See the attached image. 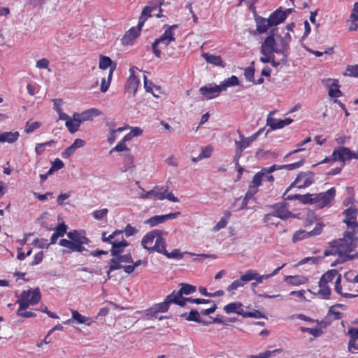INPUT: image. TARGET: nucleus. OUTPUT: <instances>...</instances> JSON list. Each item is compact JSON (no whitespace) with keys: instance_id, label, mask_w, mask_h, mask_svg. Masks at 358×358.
<instances>
[{"instance_id":"obj_26","label":"nucleus","mask_w":358,"mask_h":358,"mask_svg":"<svg viewBox=\"0 0 358 358\" xmlns=\"http://www.w3.org/2000/svg\"><path fill=\"white\" fill-rule=\"evenodd\" d=\"M138 85L139 80L137 77L129 78L125 85V89L127 92L134 95L137 91Z\"/></svg>"},{"instance_id":"obj_64","label":"nucleus","mask_w":358,"mask_h":358,"mask_svg":"<svg viewBox=\"0 0 358 358\" xmlns=\"http://www.w3.org/2000/svg\"><path fill=\"white\" fill-rule=\"evenodd\" d=\"M157 312L155 310V307L152 306L151 308H150L145 310V317L147 320L157 318Z\"/></svg>"},{"instance_id":"obj_1","label":"nucleus","mask_w":358,"mask_h":358,"mask_svg":"<svg viewBox=\"0 0 358 358\" xmlns=\"http://www.w3.org/2000/svg\"><path fill=\"white\" fill-rule=\"evenodd\" d=\"M329 246L341 253L350 255L358 246V237L355 236V231H345L343 238L331 241Z\"/></svg>"},{"instance_id":"obj_4","label":"nucleus","mask_w":358,"mask_h":358,"mask_svg":"<svg viewBox=\"0 0 358 358\" xmlns=\"http://www.w3.org/2000/svg\"><path fill=\"white\" fill-rule=\"evenodd\" d=\"M277 31L278 29H271L269 35L264 39L261 45V54L274 55V53L282 55L285 52H288L282 46L276 47L275 36H277Z\"/></svg>"},{"instance_id":"obj_6","label":"nucleus","mask_w":358,"mask_h":358,"mask_svg":"<svg viewBox=\"0 0 358 358\" xmlns=\"http://www.w3.org/2000/svg\"><path fill=\"white\" fill-rule=\"evenodd\" d=\"M335 196V187H331L325 192L315 194V205L317 208H323L330 204Z\"/></svg>"},{"instance_id":"obj_29","label":"nucleus","mask_w":358,"mask_h":358,"mask_svg":"<svg viewBox=\"0 0 358 358\" xmlns=\"http://www.w3.org/2000/svg\"><path fill=\"white\" fill-rule=\"evenodd\" d=\"M239 85V81L236 76H231L230 78L224 80L221 84L222 91H225L227 87Z\"/></svg>"},{"instance_id":"obj_5","label":"nucleus","mask_w":358,"mask_h":358,"mask_svg":"<svg viewBox=\"0 0 358 358\" xmlns=\"http://www.w3.org/2000/svg\"><path fill=\"white\" fill-rule=\"evenodd\" d=\"M83 234H85L84 230H73L68 232L66 235L69 239H61L59 242V245L67 249L64 250L62 252L69 254L75 252L76 249H80L78 244L79 243Z\"/></svg>"},{"instance_id":"obj_3","label":"nucleus","mask_w":358,"mask_h":358,"mask_svg":"<svg viewBox=\"0 0 358 358\" xmlns=\"http://www.w3.org/2000/svg\"><path fill=\"white\" fill-rule=\"evenodd\" d=\"M41 299V294L39 288L34 289L24 290L21 293L20 299H17L16 303L19 304V308L16 313H22L26 310L29 306L37 304Z\"/></svg>"},{"instance_id":"obj_47","label":"nucleus","mask_w":358,"mask_h":358,"mask_svg":"<svg viewBox=\"0 0 358 358\" xmlns=\"http://www.w3.org/2000/svg\"><path fill=\"white\" fill-rule=\"evenodd\" d=\"M121 261L118 257H114L109 262L110 271H115L123 268V265L120 264Z\"/></svg>"},{"instance_id":"obj_48","label":"nucleus","mask_w":358,"mask_h":358,"mask_svg":"<svg viewBox=\"0 0 358 358\" xmlns=\"http://www.w3.org/2000/svg\"><path fill=\"white\" fill-rule=\"evenodd\" d=\"M263 177L261 176L260 173H256L252 178V183L249 185L248 188H252L258 192V187L261 185V181Z\"/></svg>"},{"instance_id":"obj_52","label":"nucleus","mask_w":358,"mask_h":358,"mask_svg":"<svg viewBox=\"0 0 358 358\" xmlns=\"http://www.w3.org/2000/svg\"><path fill=\"white\" fill-rule=\"evenodd\" d=\"M122 233V230H116L113 234L109 235L108 237L106 236V232H103L101 235V240L103 242H108L111 243V242H113L114 241H112L115 236L120 234Z\"/></svg>"},{"instance_id":"obj_33","label":"nucleus","mask_w":358,"mask_h":358,"mask_svg":"<svg viewBox=\"0 0 358 358\" xmlns=\"http://www.w3.org/2000/svg\"><path fill=\"white\" fill-rule=\"evenodd\" d=\"M341 275L336 269L329 270L326 272L320 278V281L322 282L328 283L334 280V278L337 275Z\"/></svg>"},{"instance_id":"obj_40","label":"nucleus","mask_w":358,"mask_h":358,"mask_svg":"<svg viewBox=\"0 0 358 358\" xmlns=\"http://www.w3.org/2000/svg\"><path fill=\"white\" fill-rule=\"evenodd\" d=\"M343 75L345 76L358 77V64L348 65Z\"/></svg>"},{"instance_id":"obj_18","label":"nucleus","mask_w":358,"mask_h":358,"mask_svg":"<svg viewBox=\"0 0 358 358\" xmlns=\"http://www.w3.org/2000/svg\"><path fill=\"white\" fill-rule=\"evenodd\" d=\"M268 20L270 22L268 24L273 27L283 22L286 20V15L282 10L277 9L270 15Z\"/></svg>"},{"instance_id":"obj_28","label":"nucleus","mask_w":358,"mask_h":358,"mask_svg":"<svg viewBox=\"0 0 358 358\" xmlns=\"http://www.w3.org/2000/svg\"><path fill=\"white\" fill-rule=\"evenodd\" d=\"M285 281L292 285H300L306 282V278L303 276H293V275H287L285 277Z\"/></svg>"},{"instance_id":"obj_15","label":"nucleus","mask_w":358,"mask_h":358,"mask_svg":"<svg viewBox=\"0 0 358 358\" xmlns=\"http://www.w3.org/2000/svg\"><path fill=\"white\" fill-rule=\"evenodd\" d=\"M176 299L173 294H171L168 295L164 301L162 303H156L153 306L157 310V313H166L168 311L170 305L171 303H175Z\"/></svg>"},{"instance_id":"obj_55","label":"nucleus","mask_w":358,"mask_h":358,"mask_svg":"<svg viewBox=\"0 0 358 358\" xmlns=\"http://www.w3.org/2000/svg\"><path fill=\"white\" fill-rule=\"evenodd\" d=\"M307 233L308 232H306L305 230H299V231H296L292 236L293 243H296V242L301 241L305 238H308L306 236Z\"/></svg>"},{"instance_id":"obj_24","label":"nucleus","mask_w":358,"mask_h":358,"mask_svg":"<svg viewBox=\"0 0 358 358\" xmlns=\"http://www.w3.org/2000/svg\"><path fill=\"white\" fill-rule=\"evenodd\" d=\"M202 57L205 59L206 62L209 64H212L215 66H220L222 67H224L225 66L221 57L219 55H213L208 52H205L202 54Z\"/></svg>"},{"instance_id":"obj_14","label":"nucleus","mask_w":358,"mask_h":358,"mask_svg":"<svg viewBox=\"0 0 358 358\" xmlns=\"http://www.w3.org/2000/svg\"><path fill=\"white\" fill-rule=\"evenodd\" d=\"M180 286V289L179 290H174L171 293L173 294L176 298H180L185 295H189L196 290V287L187 283H180L179 285Z\"/></svg>"},{"instance_id":"obj_27","label":"nucleus","mask_w":358,"mask_h":358,"mask_svg":"<svg viewBox=\"0 0 358 358\" xmlns=\"http://www.w3.org/2000/svg\"><path fill=\"white\" fill-rule=\"evenodd\" d=\"M300 173H303L306 176H303V178L301 180V182H303L302 183L300 182V184L298 185V188H299V189L305 188V187L310 186L312 183H313L314 173L313 172H311V171L301 172Z\"/></svg>"},{"instance_id":"obj_59","label":"nucleus","mask_w":358,"mask_h":358,"mask_svg":"<svg viewBox=\"0 0 358 358\" xmlns=\"http://www.w3.org/2000/svg\"><path fill=\"white\" fill-rule=\"evenodd\" d=\"M169 187L164 186V190L162 191V194L164 196V199H167L168 200L173 201V202H178L179 200L177 197H176L172 192H168Z\"/></svg>"},{"instance_id":"obj_49","label":"nucleus","mask_w":358,"mask_h":358,"mask_svg":"<svg viewBox=\"0 0 358 358\" xmlns=\"http://www.w3.org/2000/svg\"><path fill=\"white\" fill-rule=\"evenodd\" d=\"M241 316L244 318L253 317V318H265V315L262 313L259 310H255L252 312H244L241 313Z\"/></svg>"},{"instance_id":"obj_58","label":"nucleus","mask_w":358,"mask_h":358,"mask_svg":"<svg viewBox=\"0 0 358 358\" xmlns=\"http://www.w3.org/2000/svg\"><path fill=\"white\" fill-rule=\"evenodd\" d=\"M324 225L321 223H317L315 228L306 234L307 237L317 236L321 234Z\"/></svg>"},{"instance_id":"obj_41","label":"nucleus","mask_w":358,"mask_h":358,"mask_svg":"<svg viewBox=\"0 0 358 358\" xmlns=\"http://www.w3.org/2000/svg\"><path fill=\"white\" fill-rule=\"evenodd\" d=\"M112 248L110 249L111 255L113 257L115 256H120V254H122L124 251L123 247L120 245V243L117 241H114L113 242H111Z\"/></svg>"},{"instance_id":"obj_42","label":"nucleus","mask_w":358,"mask_h":358,"mask_svg":"<svg viewBox=\"0 0 358 358\" xmlns=\"http://www.w3.org/2000/svg\"><path fill=\"white\" fill-rule=\"evenodd\" d=\"M91 243V241L85 236V234H83L79 243L78 244L80 249H76L75 252H82L84 251L89 252V250L84 247V245H88Z\"/></svg>"},{"instance_id":"obj_39","label":"nucleus","mask_w":358,"mask_h":358,"mask_svg":"<svg viewBox=\"0 0 358 358\" xmlns=\"http://www.w3.org/2000/svg\"><path fill=\"white\" fill-rule=\"evenodd\" d=\"M341 151H343V160H350L352 159H358V154L351 151L348 148L341 147Z\"/></svg>"},{"instance_id":"obj_50","label":"nucleus","mask_w":358,"mask_h":358,"mask_svg":"<svg viewBox=\"0 0 358 358\" xmlns=\"http://www.w3.org/2000/svg\"><path fill=\"white\" fill-rule=\"evenodd\" d=\"M41 124L39 122H30L28 121L26 123L24 131L27 134L31 133L38 129L41 127Z\"/></svg>"},{"instance_id":"obj_11","label":"nucleus","mask_w":358,"mask_h":358,"mask_svg":"<svg viewBox=\"0 0 358 358\" xmlns=\"http://www.w3.org/2000/svg\"><path fill=\"white\" fill-rule=\"evenodd\" d=\"M222 91L220 85L211 86L205 85L199 89L200 93L206 99H212L217 97L220 92Z\"/></svg>"},{"instance_id":"obj_32","label":"nucleus","mask_w":358,"mask_h":358,"mask_svg":"<svg viewBox=\"0 0 358 358\" xmlns=\"http://www.w3.org/2000/svg\"><path fill=\"white\" fill-rule=\"evenodd\" d=\"M72 313V319L76 320L79 324H87V325L90 324V322H88L90 320V318L87 317L80 315L77 310H71Z\"/></svg>"},{"instance_id":"obj_19","label":"nucleus","mask_w":358,"mask_h":358,"mask_svg":"<svg viewBox=\"0 0 358 358\" xmlns=\"http://www.w3.org/2000/svg\"><path fill=\"white\" fill-rule=\"evenodd\" d=\"M141 27L139 28L138 26L137 29L132 27L126 34L122 38V43L124 45H129L132 43V41L136 38L140 33Z\"/></svg>"},{"instance_id":"obj_12","label":"nucleus","mask_w":358,"mask_h":358,"mask_svg":"<svg viewBox=\"0 0 358 358\" xmlns=\"http://www.w3.org/2000/svg\"><path fill=\"white\" fill-rule=\"evenodd\" d=\"M252 273H245L244 275H242L241 278L238 280H234L231 285H229L227 290L228 292H231L237 289L238 287L244 286V285L252 280V278H255L254 275H252Z\"/></svg>"},{"instance_id":"obj_34","label":"nucleus","mask_w":358,"mask_h":358,"mask_svg":"<svg viewBox=\"0 0 358 358\" xmlns=\"http://www.w3.org/2000/svg\"><path fill=\"white\" fill-rule=\"evenodd\" d=\"M151 9L147 6L143 9L141 15L138 19V26L142 27L149 17H151Z\"/></svg>"},{"instance_id":"obj_16","label":"nucleus","mask_w":358,"mask_h":358,"mask_svg":"<svg viewBox=\"0 0 358 358\" xmlns=\"http://www.w3.org/2000/svg\"><path fill=\"white\" fill-rule=\"evenodd\" d=\"M85 145V141L80 138H77L74 141L73 144L66 148L62 153V157L64 159H68L71 156L78 148H82Z\"/></svg>"},{"instance_id":"obj_63","label":"nucleus","mask_w":358,"mask_h":358,"mask_svg":"<svg viewBox=\"0 0 358 358\" xmlns=\"http://www.w3.org/2000/svg\"><path fill=\"white\" fill-rule=\"evenodd\" d=\"M213 151V148L211 147H206L204 149L202 150L201 153L199 155L197 158H192V160L194 162H196L197 159H202V158H207L209 157L211 155V152Z\"/></svg>"},{"instance_id":"obj_9","label":"nucleus","mask_w":358,"mask_h":358,"mask_svg":"<svg viewBox=\"0 0 358 358\" xmlns=\"http://www.w3.org/2000/svg\"><path fill=\"white\" fill-rule=\"evenodd\" d=\"M271 113L269 114L266 120V124L270 127V129L266 131V136L270 132V131L283 128L285 126L289 125L293 122V120L289 117L285 120H277L271 117Z\"/></svg>"},{"instance_id":"obj_2","label":"nucleus","mask_w":358,"mask_h":358,"mask_svg":"<svg viewBox=\"0 0 358 358\" xmlns=\"http://www.w3.org/2000/svg\"><path fill=\"white\" fill-rule=\"evenodd\" d=\"M164 234H166L162 230L155 229L147 233L141 241V245L150 253L159 252L163 245H166V241L162 237Z\"/></svg>"},{"instance_id":"obj_37","label":"nucleus","mask_w":358,"mask_h":358,"mask_svg":"<svg viewBox=\"0 0 358 358\" xmlns=\"http://www.w3.org/2000/svg\"><path fill=\"white\" fill-rule=\"evenodd\" d=\"M338 81L335 80L329 87V95L331 97H338L342 95L341 91L338 89Z\"/></svg>"},{"instance_id":"obj_44","label":"nucleus","mask_w":358,"mask_h":358,"mask_svg":"<svg viewBox=\"0 0 358 358\" xmlns=\"http://www.w3.org/2000/svg\"><path fill=\"white\" fill-rule=\"evenodd\" d=\"M143 80H144V87H145L146 92H152V94H153L154 96L159 97V95L155 94L152 90V87H155L157 91H159L160 90L159 87L154 85L152 82L148 81L146 76H144Z\"/></svg>"},{"instance_id":"obj_17","label":"nucleus","mask_w":358,"mask_h":358,"mask_svg":"<svg viewBox=\"0 0 358 358\" xmlns=\"http://www.w3.org/2000/svg\"><path fill=\"white\" fill-rule=\"evenodd\" d=\"M255 22L257 24V29L254 31V34H264L266 33L269 27H271L272 25H268L270 22L268 18L266 19L261 16H257L255 17Z\"/></svg>"},{"instance_id":"obj_20","label":"nucleus","mask_w":358,"mask_h":358,"mask_svg":"<svg viewBox=\"0 0 358 358\" xmlns=\"http://www.w3.org/2000/svg\"><path fill=\"white\" fill-rule=\"evenodd\" d=\"M243 306L241 302L236 301L228 303L223 309L227 314L236 313L237 315H241V313H244L245 312L243 309Z\"/></svg>"},{"instance_id":"obj_62","label":"nucleus","mask_w":358,"mask_h":358,"mask_svg":"<svg viewBox=\"0 0 358 358\" xmlns=\"http://www.w3.org/2000/svg\"><path fill=\"white\" fill-rule=\"evenodd\" d=\"M175 299H176L175 304L178 305L181 307H184L186 305L187 302L193 303L192 300H194V299L192 297H184V296H181L180 298L175 297Z\"/></svg>"},{"instance_id":"obj_10","label":"nucleus","mask_w":358,"mask_h":358,"mask_svg":"<svg viewBox=\"0 0 358 358\" xmlns=\"http://www.w3.org/2000/svg\"><path fill=\"white\" fill-rule=\"evenodd\" d=\"M179 215H180V212H175L171 213L166 215H155L148 220H146L144 223L149 224L151 227H155L160 223H164L169 219L176 218Z\"/></svg>"},{"instance_id":"obj_8","label":"nucleus","mask_w":358,"mask_h":358,"mask_svg":"<svg viewBox=\"0 0 358 358\" xmlns=\"http://www.w3.org/2000/svg\"><path fill=\"white\" fill-rule=\"evenodd\" d=\"M357 208L355 206H351L343 212V215H345L343 222L348 227L352 228V230H355V229L358 227L357 222Z\"/></svg>"},{"instance_id":"obj_46","label":"nucleus","mask_w":358,"mask_h":358,"mask_svg":"<svg viewBox=\"0 0 358 358\" xmlns=\"http://www.w3.org/2000/svg\"><path fill=\"white\" fill-rule=\"evenodd\" d=\"M336 255H338V257L337 258V259L336 261H334L333 263H331V266L334 267V266H337L339 264H343L348 261H350V259H348L349 255H346L343 253H341L340 252L336 251Z\"/></svg>"},{"instance_id":"obj_23","label":"nucleus","mask_w":358,"mask_h":358,"mask_svg":"<svg viewBox=\"0 0 358 358\" xmlns=\"http://www.w3.org/2000/svg\"><path fill=\"white\" fill-rule=\"evenodd\" d=\"M20 134L18 131H8L0 134V142L13 143L18 139Z\"/></svg>"},{"instance_id":"obj_45","label":"nucleus","mask_w":358,"mask_h":358,"mask_svg":"<svg viewBox=\"0 0 358 358\" xmlns=\"http://www.w3.org/2000/svg\"><path fill=\"white\" fill-rule=\"evenodd\" d=\"M299 202L303 204H315V194H300Z\"/></svg>"},{"instance_id":"obj_60","label":"nucleus","mask_w":358,"mask_h":358,"mask_svg":"<svg viewBox=\"0 0 358 358\" xmlns=\"http://www.w3.org/2000/svg\"><path fill=\"white\" fill-rule=\"evenodd\" d=\"M305 162V160L303 159H301L300 161L289 164H285V165H281L282 169H287V170H293L295 169H297L300 166H301Z\"/></svg>"},{"instance_id":"obj_21","label":"nucleus","mask_w":358,"mask_h":358,"mask_svg":"<svg viewBox=\"0 0 358 358\" xmlns=\"http://www.w3.org/2000/svg\"><path fill=\"white\" fill-rule=\"evenodd\" d=\"M81 124V121L78 117V113H75L70 120L66 122L65 125L71 134H74L78 130Z\"/></svg>"},{"instance_id":"obj_51","label":"nucleus","mask_w":358,"mask_h":358,"mask_svg":"<svg viewBox=\"0 0 358 358\" xmlns=\"http://www.w3.org/2000/svg\"><path fill=\"white\" fill-rule=\"evenodd\" d=\"M300 330L301 332H308L315 337H318L322 334V331L318 328H308L302 327Z\"/></svg>"},{"instance_id":"obj_54","label":"nucleus","mask_w":358,"mask_h":358,"mask_svg":"<svg viewBox=\"0 0 358 358\" xmlns=\"http://www.w3.org/2000/svg\"><path fill=\"white\" fill-rule=\"evenodd\" d=\"M350 19L352 21V25L350 27L349 29L350 31H355L358 29V13L356 11L352 10L350 15Z\"/></svg>"},{"instance_id":"obj_36","label":"nucleus","mask_w":358,"mask_h":358,"mask_svg":"<svg viewBox=\"0 0 358 358\" xmlns=\"http://www.w3.org/2000/svg\"><path fill=\"white\" fill-rule=\"evenodd\" d=\"M275 37L279 40L280 45L282 46L284 48L289 50V43L291 41L290 34L288 32H287L285 34V35L283 36H278L277 35V36H275Z\"/></svg>"},{"instance_id":"obj_13","label":"nucleus","mask_w":358,"mask_h":358,"mask_svg":"<svg viewBox=\"0 0 358 358\" xmlns=\"http://www.w3.org/2000/svg\"><path fill=\"white\" fill-rule=\"evenodd\" d=\"M143 192L141 195V198L142 199H148L151 197H154L159 200L164 199V196L162 194V191L164 190V186L156 185L153 187L150 191H145L142 189Z\"/></svg>"},{"instance_id":"obj_25","label":"nucleus","mask_w":358,"mask_h":358,"mask_svg":"<svg viewBox=\"0 0 358 358\" xmlns=\"http://www.w3.org/2000/svg\"><path fill=\"white\" fill-rule=\"evenodd\" d=\"M166 244L163 245L162 247H161V249L159 250V251L158 252L164 255L169 259H180L183 257V253H181L179 250L174 249L171 252H169L166 250Z\"/></svg>"},{"instance_id":"obj_38","label":"nucleus","mask_w":358,"mask_h":358,"mask_svg":"<svg viewBox=\"0 0 358 358\" xmlns=\"http://www.w3.org/2000/svg\"><path fill=\"white\" fill-rule=\"evenodd\" d=\"M254 64H255V62H252L250 64V66L247 67L246 69H245V71H244V76H245V78L250 82L254 81V78H255L254 76H255V69L254 67Z\"/></svg>"},{"instance_id":"obj_31","label":"nucleus","mask_w":358,"mask_h":358,"mask_svg":"<svg viewBox=\"0 0 358 358\" xmlns=\"http://www.w3.org/2000/svg\"><path fill=\"white\" fill-rule=\"evenodd\" d=\"M257 192H256V189H254L252 188H248V190L245 193L244 198L242 201V203L241 207L239 208V210H243L248 208V203L249 199H250Z\"/></svg>"},{"instance_id":"obj_22","label":"nucleus","mask_w":358,"mask_h":358,"mask_svg":"<svg viewBox=\"0 0 358 358\" xmlns=\"http://www.w3.org/2000/svg\"><path fill=\"white\" fill-rule=\"evenodd\" d=\"M238 133L239 134V137L241 138V141H235L236 145H238V147H241V149L244 150L247 147L250 146V145L257 139V135L252 134L248 138H245L240 131V130H238Z\"/></svg>"},{"instance_id":"obj_30","label":"nucleus","mask_w":358,"mask_h":358,"mask_svg":"<svg viewBox=\"0 0 358 358\" xmlns=\"http://www.w3.org/2000/svg\"><path fill=\"white\" fill-rule=\"evenodd\" d=\"M115 66L116 65L114 64L113 67H110L107 81L106 80L105 78H103L101 79V87H100V90H101V92H106L108 90L110 84V80H111V78H112L113 73V71L115 69Z\"/></svg>"},{"instance_id":"obj_61","label":"nucleus","mask_w":358,"mask_h":358,"mask_svg":"<svg viewBox=\"0 0 358 358\" xmlns=\"http://www.w3.org/2000/svg\"><path fill=\"white\" fill-rule=\"evenodd\" d=\"M108 210L107 208H103L101 210H97L93 212L92 215L94 219L97 220H102L105 216H106Z\"/></svg>"},{"instance_id":"obj_7","label":"nucleus","mask_w":358,"mask_h":358,"mask_svg":"<svg viewBox=\"0 0 358 358\" xmlns=\"http://www.w3.org/2000/svg\"><path fill=\"white\" fill-rule=\"evenodd\" d=\"M271 208L274 217H277L281 220H285L289 217H294V215L288 210V204L285 202L277 203L273 204Z\"/></svg>"},{"instance_id":"obj_53","label":"nucleus","mask_w":358,"mask_h":358,"mask_svg":"<svg viewBox=\"0 0 358 358\" xmlns=\"http://www.w3.org/2000/svg\"><path fill=\"white\" fill-rule=\"evenodd\" d=\"M200 313L196 310L192 309L189 313L188 315L186 317L187 321H193V322H201L200 321Z\"/></svg>"},{"instance_id":"obj_56","label":"nucleus","mask_w":358,"mask_h":358,"mask_svg":"<svg viewBox=\"0 0 358 358\" xmlns=\"http://www.w3.org/2000/svg\"><path fill=\"white\" fill-rule=\"evenodd\" d=\"M122 151H127L129 152L130 150L127 148L124 142L120 141L115 147L110 150V152L112 153L113 152Z\"/></svg>"},{"instance_id":"obj_35","label":"nucleus","mask_w":358,"mask_h":358,"mask_svg":"<svg viewBox=\"0 0 358 358\" xmlns=\"http://www.w3.org/2000/svg\"><path fill=\"white\" fill-rule=\"evenodd\" d=\"M318 283L320 287L318 294L322 295L324 299H329L331 294V289L330 287L327 285V283L322 282L320 280Z\"/></svg>"},{"instance_id":"obj_43","label":"nucleus","mask_w":358,"mask_h":358,"mask_svg":"<svg viewBox=\"0 0 358 358\" xmlns=\"http://www.w3.org/2000/svg\"><path fill=\"white\" fill-rule=\"evenodd\" d=\"M112 60L109 57L101 55L99 57V66L101 69H106L107 68L112 67Z\"/></svg>"},{"instance_id":"obj_57","label":"nucleus","mask_w":358,"mask_h":358,"mask_svg":"<svg viewBox=\"0 0 358 358\" xmlns=\"http://www.w3.org/2000/svg\"><path fill=\"white\" fill-rule=\"evenodd\" d=\"M67 226L64 224V222H62L61 224H59V225H57L55 228V232L59 235L60 237H63L64 236L65 234H67L68 232H66V230H67Z\"/></svg>"}]
</instances>
